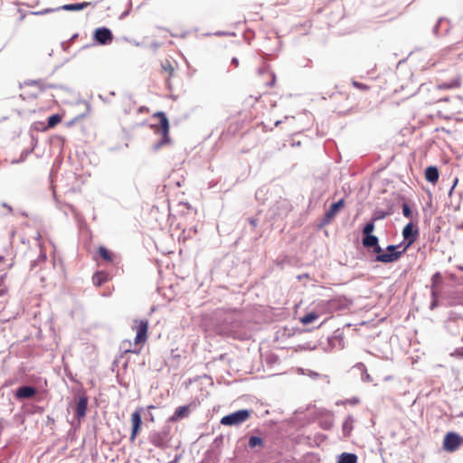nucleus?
Returning a JSON list of instances; mask_svg holds the SVG:
<instances>
[{"mask_svg":"<svg viewBox=\"0 0 463 463\" xmlns=\"http://www.w3.org/2000/svg\"><path fill=\"white\" fill-rule=\"evenodd\" d=\"M153 118H157L159 119V125H151V128L154 129L155 132H160L162 135L160 142L156 146V147L158 148L164 145L170 143V125L168 118H166L165 114L162 111L156 112L153 115Z\"/></svg>","mask_w":463,"mask_h":463,"instance_id":"obj_1","label":"nucleus"},{"mask_svg":"<svg viewBox=\"0 0 463 463\" xmlns=\"http://www.w3.org/2000/svg\"><path fill=\"white\" fill-rule=\"evenodd\" d=\"M398 247L396 245H389L386 248L387 252L384 253L378 242L377 246L373 247V252L376 253L375 260L382 263H391L398 260L402 254V251L396 250Z\"/></svg>","mask_w":463,"mask_h":463,"instance_id":"obj_2","label":"nucleus"},{"mask_svg":"<svg viewBox=\"0 0 463 463\" xmlns=\"http://www.w3.org/2000/svg\"><path fill=\"white\" fill-rule=\"evenodd\" d=\"M132 329L136 331L134 345L142 347L148 338V321L146 319H135Z\"/></svg>","mask_w":463,"mask_h":463,"instance_id":"obj_3","label":"nucleus"},{"mask_svg":"<svg viewBox=\"0 0 463 463\" xmlns=\"http://www.w3.org/2000/svg\"><path fill=\"white\" fill-rule=\"evenodd\" d=\"M250 412L248 410H240L228 414L221 419V423L225 426L239 425L250 418Z\"/></svg>","mask_w":463,"mask_h":463,"instance_id":"obj_4","label":"nucleus"},{"mask_svg":"<svg viewBox=\"0 0 463 463\" xmlns=\"http://www.w3.org/2000/svg\"><path fill=\"white\" fill-rule=\"evenodd\" d=\"M462 443V438L456 432H448L443 439V449L447 452L456 451Z\"/></svg>","mask_w":463,"mask_h":463,"instance_id":"obj_5","label":"nucleus"},{"mask_svg":"<svg viewBox=\"0 0 463 463\" xmlns=\"http://www.w3.org/2000/svg\"><path fill=\"white\" fill-rule=\"evenodd\" d=\"M141 416H142V408L136 409L130 416L132 429H131V434H130L129 439L132 443L136 440V438L141 430V426H142Z\"/></svg>","mask_w":463,"mask_h":463,"instance_id":"obj_6","label":"nucleus"},{"mask_svg":"<svg viewBox=\"0 0 463 463\" xmlns=\"http://www.w3.org/2000/svg\"><path fill=\"white\" fill-rule=\"evenodd\" d=\"M442 282V276L440 272H436L431 277V285H430V291H431V303H430V309H434L438 307V300H439V285Z\"/></svg>","mask_w":463,"mask_h":463,"instance_id":"obj_7","label":"nucleus"},{"mask_svg":"<svg viewBox=\"0 0 463 463\" xmlns=\"http://www.w3.org/2000/svg\"><path fill=\"white\" fill-rule=\"evenodd\" d=\"M345 199H340L338 202L334 203L326 212L323 218V224H329L334 220L335 215L345 207Z\"/></svg>","mask_w":463,"mask_h":463,"instance_id":"obj_8","label":"nucleus"},{"mask_svg":"<svg viewBox=\"0 0 463 463\" xmlns=\"http://www.w3.org/2000/svg\"><path fill=\"white\" fill-rule=\"evenodd\" d=\"M418 231L414 229L413 224L408 223L402 230V236L407 241V244L404 249L402 250V253L413 243L416 241L418 238Z\"/></svg>","mask_w":463,"mask_h":463,"instance_id":"obj_9","label":"nucleus"},{"mask_svg":"<svg viewBox=\"0 0 463 463\" xmlns=\"http://www.w3.org/2000/svg\"><path fill=\"white\" fill-rule=\"evenodd\" d=\"M462 85V77L460 74H456L449 81L440 82L437 85L438 90H448L459 89Z\"/></svg>","mask_w":463,"mask_h":463,"instance_id":"obj_10","label":"nucleus"},{"mask_svg":"<svg viewBox=\"0 0 463 463\" xmlns=\"http://www.w3.org/2000/svg\"><path fill=\"white\" fill-rule=\"evenodd\" d=\"M150 442L156 448L164 449L167 446V434L165 432H155L150 437Z\"/></svg>","mask_w":463,"mask_h":463,"instance_id":"obj_11","label":"nucleus"},{"mask_svg":"<svg viewBox=\"0 0 463 463\" xmlns=\"http://www.w3.org/2000/svg\"><path fill=\"white\" fill-rule=\"evenodd\" d=\"M95 39L101 44H106L112 40V33L108 28H99L95 31Z\"/></svg>","mask_w":463,"mask_h":463,"instance_id":"obj_12","label":"nucleus"},{"mask_svg":"<svg viewBox=\"0 0 463 463\" xmlns=\"http://www.w3.org/2000/svg\"><path fill=\"white\" fill-rule=\"evenodd\" d=\"M36 394V389L31 386H23L16 390L15 397L17 399H29Z\"/></svg>","mask_w":463,"mask_h":463,"instance_id":"obj_13","label":"nucleus"},{"mask_svg":"<svg viewBox=\"0 0 463 463\" xmlns=\"http://www.w3.org/2000/svg\"><path fill=\"white\" fill-rule=\"evenodd\" d=\"M87 407L88 398L86 396L80 397L75 411V415L78 419L83 418L86 415Z\"/></svg>","mask_w":463,"mask_h":463,"instance_id":"obj_14","label":"nucleus"},{"mask_svg":"<svg viewBox=\"0 0 463 463\" xmlns=\"http://www.w3.org/2000/svg\"><path fill=\"white\" fill-rule=\"evenodd\" d=\"M318 424L325 430H331L335 424L334 414L328 413L322 416L318 420Z\"/></svg>","mask_w":463,"mask_h":463,"instance_id":"obj_15","label":"nucleus"},{"mask_svg":"<svg viewBox=\"0 0 463 463\" xmlns=\"http://www.w3.org/2000/svg\"><path fill=\"white\" fill-rule=\"evenodd\" d=\"M190 413L189 406L178 407L174 414L170 417V421L175 422L181 419L188 417Z\"/></svg>","mask_w":463,"mask_h":463,"instance_id":"obj_16","label":"nucleus"},{"mask_svg":"<svg viewBox=\"0 0 463 463\" xmlns=\"http://www.w3.org/2000/svg\"><path fill=\"white\" fill-rule=\"evenodd\" d=\"M109 279V275L106 271H97L92 276V283L96 287H100L102 284L107 282Z\"/></svg>","mask_w":463,"mask_h":463,"instance_id":"obj_17","label":"nucleus"},{"mask_svg":"<svg viewBox=\"0 0 463 463\" xmlns=\"http://www.w3.org/2000/svg\"><path fill=\"white\" fill-rule=\"evenodd\" d=\"M439 175V170L436 166H429L425 170V178L430 183H437Z\"/></svg>","mask_w":463,"mask_h":463,"instance_id":"obj_18","label":"nucleus"},{"mask_svg":"<svg viewBox=\"0 0 463 463\" xmlns=\"http://www.w3.org/2000/svg\"><path fill=\"white\" fill-rule=\"evenodd\" d=\"M354 429V419L351 415L347 416L343 422L342 430L344 437H349Z\"/></svg>","mask_w":463,"mask_h":463,"instance_id":"obj_19","label":"nucleus"},{"mask_svg":"<svg viewBox=\"0 0 463 463\" xmlns=\"http://www.w3.org/2000/svg\"><path fill=\"white\" fill-rule=\"evenodd\" d=\"M90 5V3L88 2H82V3H76V4H67L62 5L61 8L62 10L66 11H80L86 7H88Z\"/></svg>","mask_w":463,"mask_h":463,"instance_id":"obj_20","label":"nucleus"},{"mask_svg":"<svg viewBox=\"0 0 463 463\" xmlns=\"http://www.w3.org/2000/svg\"><path fill=\"white\" fill-rule=\"evenodd\" d=\"M98 253L99 257L107 262H112L115 257V255L104 246H99L98 248Z\"/></svg>","mask_w":463,"mask_h":463,"instance_id":"obj_21","label":"nucleus"},{"mask_svg":"<svg viewBox=\"0 0 463 463\" xmlns=\"http://www.w3.org/2000/svg\"><path fill=\"white\" fill-rule=\"evenodd\" d=\"M134 344L131 343V341L129 340H124L122 343H121V346L120 348L123 350V352L125 354H128V353H133V354H139L140 352H141V347L136 349V348H132V345Z\"/></svg>","mask_w":463,"mask_h":463,"instance_id":"obj_22","label":"nucleus"},{"mask_svg":"<svg viewBox=\"0 0 463 463\" xmlns=\"http://www.w3.org/2000/svg\"><path fill=\"white\" fill-rule=\"evenodd\" d=\"M337 463H357V456L353 453H343L340 455Z\"/></svg>","mask_w":463,"mask_h":463,"instance_id":"obj_23","label":"nucleus"},{"mask_svg":"<svg viewBox=\"0 0 463 463\" xmlns=\"http://www.w3.org/2000/svg\"><path fill=\"white\" fill-rule=\"evenodd\" d=\"M378 242L379 240L375 235H366L363 239V245L365 248H373V246H377Z\"/></svg>","mask_w":463,"mask_h":463,"instance_id":"obj_24","label":"nucleus"},{"mask_svg":"<svg viewBox=\"0 0 463 463\" xmlns=\"http://www.w3.org/2000/svg\"><path fill=\"white\" fill-rule=\"evenodd\" d=\"M318 317V315L315 312H311V313H308L305 316H303L302 317H300V322L303 324V325H308L312 322H314L316 319H317Z\"/></svg>","mask_w":463,"mask_h":463,"instance_id":"obj_25","label":"nucleus"},{"mask_svg":"<svg viewBox=\"0 0 463 463\" xmlns=\"http://www.w3.org/2000/svg\"><path fill=\"white\" fill-rule=\"evenodd\" d=\"M162 70L167 74V76L170 78L174 73V67L170 61L165 60L161 64Z\"/></svg>","mask_w":463,"mask_h":463,"instance_id":"obj_26","label":"nucleus"},{"mask_svg":"<svg viewBox=\"0 0 463 463\" xmlns=\"http://www.w3.org/2000/svg\"><path fill=\"white\" fill-rule=\"evenodd\" d=\"M61 121V117L59 114H53L48 118V128H54Z\"/></svg>","mask_w":463,"mask_h":463,"instance_id":"obj_27","label":"nucleus"},{"mask_svg":"<svg viewBox=\"0 0 463 463\" xmlns=\"http://www.w3.org/2000/svg\"><path fill=\"white\" fill-rule=\"evenodd\" d=\"M375 220H376V219H373V220H372L371 222H367V223L364 225V229H363V233H364V236H366V235H372L371 233H372V232H373V230H374V221H375Z\"/></svg>","mask_w":463,"mask_h":463,"instance_id":"obj_28","label":"nucleus"},{"mask_svg":"<svg viewBox=\"0 0 463 463\" xmlns=\"http://www.w3.org/2000/svg\"><path fill=\"white\" fill-rule=\"evenodd\" d=\"M263 440L261 438L257 436H252L249 439V446L251 448L257 447V446H262Z\"/></svg>","mask_w":463,"mask_h":463,"instance_id":"obj_29","label":"nucleus"},{"mask_svg":"<svg viewBox=\"0 0 463 463\" xmlns=\"http://www.w3.org/2000/svg\"><path fill=\"white\" fill-rule=\"evenodd\" d=\"M402 213L407 218L412 217V212L411 207L407 203H403L402 205Z\"/></svg>","mask_w":463,"mask_h":463,"instance_id":"obj_30","label":"nucleus"},{"mask_svg":"<svg viewBox=\"0 0 463 463\" xmlns=\"http://www.w3.org/2000/svg\"><path fill=\"white\" fill-rule=\"evenodd\" d=\"M353 86L358 90H368L370 88L369 86L364 84V83H361V82H358V81H355L354 80L352 82Z\"/></svg>","mask_w":463,"mask_h":463,"instance_id":"obj_31","label":"nucleus"},{"mask_svg":"<svg viewBox=\"0 0 463 463\" xmlns=\"http://www.w3.org/2000/svg\"><path fill=\"white\" fill-rule=\"evenodd\" d=\"M0 264H3V265H4V267H3V269H2L3 270H6V269H8L10 268V265H8V264H6V263H5V257H3V256H1V255H0Z\"/></svg>","mask_w":463,"mask_h":463,"instance_id":"obj_32","label":"nucleus"},{"mask_svg":"<svg viewBox=\"0 0 463 463\" xmlns=\"http://www.w3.org/2000/svg\"><path fill=\"white\" fill-rule=\"evenodd\" d=\"M232 64L234 66V68H238L239 67V61L237 58H233L232 60Z\"/></svg>","mask_w":463,"mask_h":463,"instance_id":"obj_33","label":"nucleus"},{"mask_svg":"<svg viewBox=\"0 0 463 463\" xmlns=\"http://www.w3.org/2000/svg\"><path fill=\"white\" fill-rule=\"evenodd\" d=\"M6 292H7L6 288H1L0 289V296H4L5 294H6Z\"/></svg>","mask_w":463,"mask_h":463,"instance_id":"obj_34","label":"nucleus"},{"mask_svg":"<svg viewBox=\"0 0 463 463\" xmlns=\"http://www.w3.org/2000/svg\"><path fill=\"white\" fill-rule=\"evenodd\" d=\"M458 181V178H456V179H455V181H454L453 186L451 187L450 193L452 192V190H453V189L455 188V186L457 185Z\"/></svg>","mask_w":463,"mask_h":463,"instance_id":"obj_35","label":"nucleus"},{"mask_svg":"<svg viewBox=\"0 0 463 463\" xmlns=\"http://www.w3.org/2000/svg\"><path fill=\"white\" fill-rule=\"evenodd\" d=\"M460 294L463 295V292H460ZM456 304H460V305H463V297H462V299L458 300L456 302Z\"/></svg>","mask_w":463,"mask_h":463,"instance_id":"obj_36","label":"nucleus"},{"mask_svg":"<svg viewBox=\"0 0 463 463\" xmlns=\"http://www.w3.org/2000/svg\"><path fill=\"white\" fill-rule=\"evenodd\" d=\"M36 239L40 241V240H41V234H40L39 232H37Z\"/></svg>","mask_w":463,"mask_h":463,"instance_id":"obj_37","label":"nucleus"},{"mask_svg":"<svg viewBox=\"0 0 463 463\" xmlns=\"http://www.w3.org/2000/svg\"><path fill=\"white\" fill-rule=\"evenodd\" d=\"M147 409H148V410L155 409V406H154V405H148V406H147Z\"/></svg>","mask_w":463,"mask_h":463,"instance_id":"obj_38","label":"nucleus"},{"mask_svg":"<svg viewBox=\"0 0 463 463\" xmlns=\"http://www.w3.org/2000/svg\"><path fill=\"white\" fill-rule=\"evenodd\" d=\"M49 11H50L49 9H46L45 11H43V12H41L40 14H46V13H48Z\"/></svg>","mask_w":463,"mask_h":463,"instance_id":"obj_39","label":"nucleus"},{"mask_svg":"<svg viewBox=\"0 0 463 463\" xmlns=\"http://www.w3.org/2000/svg\"><path fill=\"white\" fill-rule=\"evenodd\" d=\"M250 222H251V224H252L253 226H256V222H255V221H251Z\"/></svg>","mask_w":463,"mask_h":463,"instance_id":"obj_40","label":"nucleus"},{"mask_svg":"<svg viewBox=\"0 0 463 463\" xmlns=\"http://www.w3.org/2000/svg\"><path fill=\"white\" fill-rule=\"evenodd\" d=\"M279 123H280V121L277 120V121L275 122V126H278Z\"/></svg>","mask_w":463,"mask_h":463,"instance_id":"obj_41","label":"nucleus"},{"mask_svg":"<svg viewBox=\"0 0 463 463\" xmlns=\"http://www.w3.org/2000/svg\"><path fill=\"white\" fill-rule=\"evenodd\" d=\"M0 50H2V45L0 44Z\"/></svg>","mask_w":463,"mask_h":463,"instance_id":"obj_42","label":"nucleus"}]
</instances>
